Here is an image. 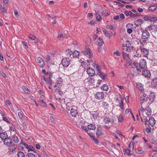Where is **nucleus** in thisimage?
<instances>
[{
    "instance_id": "obj_41",
    "label": "nucleus",
    "mask_w": 157,
    "mask_h": 157,
    "mask_svg": "<svg viewBox=\"0 0 157 157\" xmlns=\"http://www.w3.org/2000/svg\"><path fill=\"white\" fill-rule=\"evenodd\" d=\"M10 147V148L9 149L12 152L15 151L16 149V147H15L14 145L13 144H11Z\"/></svg>"
},
{
    "instance_id": "obj_3",
    "label": "nucleus",
    "mask_w": 157,
    "mask_h": 157,
    "mask_svg": "<svg viewBox=\"0 0 157 157\" xmlns=\"http://www.w3.org/2000/svg\"><path fill=\"white\" fill-rule=\"evenodd\" d=\"M141 35V38L144 39H147L150 36L149 33L146 30H144L141 28L139 31L138 34Z\"/></svg>"
},
{
    "instance_id": "obj_21",
    "label": "nucleus",
    "mask_w": 157,
    "mask_h": 157,
    "mask_svg": "<svg viewBox=\"0 0 157 157\" xmlns=\"http://www.w3.org/2000/svg\"><path fill=\"white\" fill-rule=\"evenodd\" d=\"M138 89L140 91L141 94L143 93L144 90V85L141 83L138 84Z\"/></svg>"
},
{
    "instance_id": "obj_8",
    "label": "nucleus",
    "mask_w": 157,
    "mask_h": 157,
    "mask_svg": "<svg viewBox=\"0 0 157 157\" xmlns=\"http://www.w3.org/2000/svg\"><path fill=\"white\" fill-rule=\"evenodd\" d=\"M148 28L151 33H155L157 32V23H154L152 25L149 26Z\"/></svg>"
},
{
    "instance_id": "obj_39",
    "label": "nucleus",
    "mask_w": 157,
    "mask_h": 157,
    "mask_svg": "<svg viewBox=\"0 0 157 157\" xmlns=\"http://www.w3.org/2000/svg\"><path fill=\"white\" fill-rule=\"evenodd\" d=\"M63 79L62 78L59 77L57 78L56 83L58 84H61L62 83Z\"/></svg>"
},
{
    "instance_id": "obj_25",
    "label": "nucleus",
    "mask_w": 157,
    "mask_h": 157,
    "mask_svg": "<svg viewBox=\"0 0 157 157\" xmlns=\"http://www.w3.org/2000/svg\"><path fill=\"white\" fill-rule=\"evenodd\" d=\"M0 137L3 140H4L5 138L8 137L7 133L5 132L0 133Z\"/></svg>"
},
{
    "instance_id": "obj_64",
    "label": "nucleus",
    "mask_w": 157,
    "mask_h": 157,
    "mask_svg": "<svg viewBox=\"0 0 157 157\" xmlns=\"http://www.w3.org/2000/svg\"><path fill=\"white\" fill-rule=\"evenodd\" d=\"M120 17L122 19H124V16L122 13H121L120 14Z\"/></svg>"
},
{
    "instance_id": "obj_26",
    "label": "nucleus",
    "mask_w": 157,
    "mask_h": 157,
    "mask_svg": "<svg viewBox=\"0 0 157 157\" xmlns=\"http://www.w3.org/2000/svg\"><path fill=\"white\" fill-rule=\"evenodd\" d=\"M12 140L14 142L16 143H18L19 142V138L16 135H14L13 136Z\"/></svg>"
},
{
    "instance_id": "obj_40",
    "label": "nucleus",
    "mask_w": 157,
    "mask_h": 157,
    "mask_svg": "<svg viewBox=\"0 0 157 157\" xmlns=\"http://www.w3.org/2000/svg\"><path fill=\"white\" fill-rule=\"evenodd\" d=\"M96 135L98 136H99L102 134V132L101 129L97 128L96 131Z\"/></svg>"
},
{
    "instance_id": "obj_43",
    "label": "nucleus",
    "mask_w": 157,
    "mask_h": 157,
    "mask_svg": "<svg viewBox=\"0 0 157 157\" xmlns=\"http://www.w3.org/2000/svg\"><path fill=\"white\" fill-rule=\"evenodd\" d=\"M144 21L142 19H138V27L139 25H141L142 24H144Z\"/></svg>"
},
{
    "instance_id": "obj_54",
    "label": "nucleus",
    "mask_w": 157,
    "mask_h": 157,
    "mask_svg": "<svg viewBox=\"0 0 157 157\" xmlns=\"http://www.w3.org/2000/svg\"><path fill=\"white\" fill-rule=\"evenodd\" d=\"M92 140L96 144H98L99 143V142L98 140L95 139L94 137H93V138L92 139Z\"/></svg>"
},
{
    "instance_id": "obj_4",
    "label": "nucleus",
    "mask_w": 157,
    "mask_h": 157,
    "mask_svg": "<svg viewBox=\"0 0 157 157\" xmlns=\"http://www.w3.org/2000/svg\"><path fill=\"white\" fill-rule=\"evenodd\" d=\"M142 71V75L146 78H149L151 76V73L149 71L146 69L140 70Z\"/></svg>"
},
{
    "instance_id": "obj_2",
    "label": "nucleus",
    "mask_w": 157,
    "mask_h": 157,
    "mask_svg": "<svg viewBox=\"0 0 157 157\" xmlns=\"http://www.w3.org/2000/svg\"><path fill=\"white\" fill-rule=\"evenodd\" d=\"M67 51L68 52L67 55L68 57L65 58L62 60V64L64 67H67L69 65L70 62V60L69 57L71 56L72 53L70 52V51H71L70 49H68Z\"/></svg>"
},
{
    "instance_id": "obj_16",
    "label": "nucleus",
    "mask_w": 157,
    "mask_h": 157,
    "mask_svg": "<svg viewBox=\"0 0 157 157\" xmlns=\"http://www.w3.org/2000/svg\"><path fill=\"white\" fill-rule=\"evenodd\" d=\"M86 72L90 76H93L95 74L94 69L91 68H89L87 69Z\"/></svg>"
},
{
    "instance_id": "obj_55",
    "label": "nucleus",
    "mask_w": 157,
    "mask_h": 157,
    "mask_svg": "<svg viewBox=\"0 0 157 157\" xmlns=\"http://www.w3.org/2000/svg\"><path fill=\"white\" fill-rule=\"evenodd\" d=\"M0 75L4 78H6V75L5 73L1 71H0Z\"/></svg>"
},
{
    "instance_id": "obj_53",
    "label": "nucleus",
    "mask_w": 157,
    "mask_h": 157,
    "mask_svg": "<svg viewBox=\"0 0 157 157\" xmlns=\"http://www.w3.org/2000/svg\"><path fill=\"white\" fill-rule=\"evenodd\" d=\"M0 10L2 11L3 13H6V11L7 10L5 8L3 7L2 6L0 7Z\"/></svg>"
},
{
    "instance_id": "obj_27",
    "label": "nucleus",
    "mask_w": 157,
    "mask_h": 157,
    "mask_svg": "<svg viewBox=\"0 0 157 157\" xmlns=\"http://www.w3.org/2000/svg\"><path fill=\"white\" fill-rule=\"evenodd\" d=\"M27 149H28V153L30 152V151H32L35 153H36L35 151V148L31 145H29Z\"/></svg>"
},
{
    "instance_id": "obj_9",
    "label": "nucleus",
    "mask_w": 157,
    "mask_h": 157,
    "mask_svg": "<svg viewBox=\"0 0 157 157\" xmlns=\"http://www.w3.org/2000/svg\"><path fill=\"white\" fill-rule=\"evenodd\" d=\"M12 139L9 137L5 138L3 140L4 144L8 147H10V146L12 143Z\"/></svg>"
},
{
    "instance_id": "obj_57",
    "label": "nucleus",
    "mask_w": 157,
    "mask_h": 157,
    "mask_svg": "<svg viewBox=\"0 0 157 157\" xmlns=\"http://www.w3.org/2000/svg\"><path fill=\"white\" fill-rule=\"evenodd\" d=\"M81 128L84 130L86 132H87L88 131V128H87L86 126L84 125L82 126Z\"/></svg>"
},
{
    "instance_id": "obj_59",
    "label": "nucleus",
    "mask_w": 157,
    "mask_h": 157,
    "mask_svg": "<svg viewBox=\"0 0 157 157\" xmlns=\"http://www.w3.org/2000/svg\"><path fill=\"white\" fill-rule=\"evenodd\" d=\"M137 63H133V64L132 65V68H136V70H137Z\"/></svg>"
},
{
    "instance_id": "obj_52",
    "label": "nucleus",
    "mask_w": 157,
    "mask_h": 157,
    "mask_svg": "<svg viewBox=\"0 0 157 157\" xmlns=\"http://www.w3.org/2000/svg\"><path fill=\"white\" fill-rule=\"evenodd\" d=\"M63 37V36L61 32L60 31H59L58 33V36H57L58 38H59Z\"/></svg>"
},
{
    "instance_id": "obj_6",
    "label": "nucleus",
    "mask_w": 157,
    "mask_h": 157,
    "mask_svg": "<svg viewBox=\"0 0 157 157\" xmlns=\"http://www.w3.org/2000/svg\"><path fill=\"white\" fill-rule=\"evenodd\" d=\"M140 49L141 52V54L144 56L147 57L148 55V50L144 48L143 45L140 46Z\"/></svg>"
},
{
    "instance_id": "obj_22",
    "label": "nucleus",
    "mask_w": 157,
    "mask_h": 157,
    "mask_svg": "<svg viewBox=\"0 0 157 157\" xmlns=\"http://www.w3.org/2000/svg\"><path fill=\"white\" fill-rule=\"evenodd\" d=\"M103 121L106 124H109L112 121L109 118L106 116L103 117Z\"/></svg>"
},
{
    "instance_id": "obj_35",
    "label": "nucleus",
    "mask_w": 157,
    "mask_h": 157,
    "mask_svg": "<svg viewBox=\"0 0 157 157\" xmlns=\"http://www.w3.org/2000/svg\"><path fill=\"white\" fill-rule=\"evenodd\" d=\"M103 32L105 35V36L108 37H110V34L108 33L106 30L105 29H103Z\"/></svg>"
},
{
    "instance_id": "obj_17",
    "label": "nucleus",
    "mask_w": 157,
    "mask_h": 157,
    "mask_svg": "<svg viewBox=\"0 0 157 157\" xmlns=\"http://www.w3.org/2000/svg\"><path fill=\"white\" fill-rule=\"evenodd\" d=\"M144 19L147 21H155L157 20V17H145L144 18Z\"/></svg>"
},
{
    "instance_id": "obj_50",
    "label": "nucleus",
    "mask_w": 157,
    "mask_h": 157,
    "mask_svg": "<svg viewBox=\"0 0 157 157\" xmlns=\"http://www.w3.org/2000/svg\"><path fill=\"white\" fill-rule=\"evenodd\" d=\"M107 28L111 30H113L115 29L114 27L112 25H109L107 26Z\"/></svg>"
},
{
    "instance_id": "obj_63",
    "label": "nucleus",
    "mask_w": 157,
    "mask_h": 157,
    "mask_svg": "<svg viewBox=\"0 0 157 157\" xmlns=\"http://www.w3.org/2000/svg\"><path fill=\"white\" fill-rule=\"evenodd\" d=\"M92 117L94 119H96L97 118V115L96 114H92Z\"/></svg>"
},
{
    "instance_id": "obj_58",
    "label": "nucleus",
    "mask_w": 157,
    "mask_h": 157,
    "mask_svg": "<svg viewBox=\"0 0 157 157\" xmlns=\"http://www.w3.org/2000/svg\"><path fill=\"white\" fill-rule=\"evenodd\" d=\"M88 24H90L91 25H93L96 24V22L94 20H92L90 22H89Z\"/></svg>"
},
{
    "instance_id": "obj_23",
    "label": "nucleus",
    "mask_w": 157,
    "mask_h": 157,
    "mask_svg": "<svg viewBox=\"0 0 157 157\" xmlns=\"http://www.w3.org/2000/svg\"><path fill=\"white\" fill-rule=\"evenodd\" d=\"M91 77V76H89L86 79L87 81L89 82L88 83L89 84H91L94 83L95 80L94 78H92Z\"/></svg>"
},
{
    "instance_id": "obj_49",
    "label": "nucleus",
    "mask_w": 157,
    "mask_h": 157,
    "mask_svg": "<svg viewBox=\"0 0 157 157\" xmlns=\"http://www.w3.org/2000/svg\"><path fill=\"white\" fill-rule=\"evenodd\" d=\"M18 115L21 120H23V117L21 112H18Z\"/></svg>"
},
{
    "instance_id": "obj_20",
    "label": "nucleus",
    "mask_w": 157,
    "mask_h": 157,
    "mask_svg": "<svg viewBox=\"0 0 157 157\" xmlns=\"http://www.w3.org/2000/svg\"><path fill=\"white\" fill-rule=\"evenodd\" d=\"M131 51L130 48H128L125 46L124 44H123L122 46V53L123 52H129Z\"/></svg>"
},
{
    "instance_id": "obj_31",
    "label": "nucleus",
    "mask_w": 157,
    "mask_h": 157,
    "mask_svg": "<svg viewBox=\"0 0 157 157\" xmlns=\"http://www.w3.org/2000/svg\"><path fill=\"white\" fill-rule=\"evenodd\" d=\"M87 128L89 130H94L96 129L95 126L92 124H90L87 125Z\"/></svg>"
},
{
    "instance_id": "obj_42",
    "label": "nucleus",
    "mask_w": 157,
    "mask_h": 157,
    "mask_svg": "<svg viewBox=\"0 0 157 157\" xmlns=\"http://www.w3.org/2000/svg\"><path fill=\"white\" fill-rule=\"evenodd\" d=\"M129 147L130 150H133L134 148V143L133 142H131L128 145Z\"/></svg>"
},
{
    "instance_id": "obj_32",
    "label": "nucleus",
    "mask_w": 157,
    "mask_h": 157,
    "mask_svg": "<svg viewBox=\"0 0 157 157\" xmlns=\"http://www.w3.org/2000/svg\"><path fill=\"white\" fill-rule=\"evenodd\" d=\"M80 52L77 51H75L72 53L74 58H78Z\"/></svg>"
},
{
    "instance_id": "obj_10",
    "label": "nucleus",
    "mask_w": 157,
    "mask_h": 157,
    "mask_svg": "<svg viewBox=\"0 0 157 157\" xmlns=\"http://www.w3.org/2000/svg\"><path fill=\"white\" fill-rule=\"evenodd\" d=\"M140 102L141 103H142L144 102H146L148 100V97L147 95L146 94L144 93L141 94Z\"/></svg>"
},
{
    "instance_id": "obj_46",
    "label": "nucleus",
    "mask_w": 157,
    "mask_h": 157,
    "mask_svg": "<svg viewBox=\"0 0 157 157\" xmlns=\"http://www.w3.org/2000/svg\"><path fill=\"white\" fill-rule=\"evenodd\" d=\"M23 89L26 93L28 94H29V92L27 88L25 86H24L23 87Z\"/></svg>"
},
{
    "instance_id": "obj_34",
    "label": "nucleus",
    "mask_w": 157,
    "mask_h": 157,
    "mask_svg": "<svg viewBox=\"0 0 157 157\" xmlns=\"http://www.w3.org/2000/svg\"><path fill=\"white\" fill-rule=\"evenodd\" d=\"M117 118L118 122H122L123 121V116L121 113L120 114L117 116Z\"/></svg>"
},
{
    "instance_id": "obj_7",
    "label": "nucleus",
    "mask_w": 157,
    "mask_h": 157,
    "mask_svg": "<svg viewBox=\"0 0 157 157\" xmlns=\"http://www.w3.org/2000/svg\"><path fill=\"white\" fill-rule=\"evenodd\" d=\"M151 113V110L150 108L149 107L146 108L144 112H143L142 115H143V119L146 117V116H148L150 115Z\"/></svg>"
},
{
    "instance_id": "obj_60",
    "label": "nucleus",
    "mask_w": 157,
    "mask_h": 157,
    "mask_svg": "<svg viewBox=\"0 0 157 157\" xmlns=\"http://www.w3.org/2000/svg\"><path fill=\"white\" fill-rule=\"evenodd\" d=\"M113 55H116L117 56H119L120 55V53L118 52L117 51L113 53Z\"/></svg>"
},
{
    "instance_id": "obj_18",
    "label": "nucleus",
    "mask_w": 157,
    "mask_h": 157,
    "mask_svg": "<svg viewBox=\"0 0 157 157\" xmlns=\"http://www.w3.org/2000/svg\"><path fill=\"white\" fill-rule=\"evenodd\" d=\"M155 98V93L154 92L151 93L149 96V99L151 102H152Z\"/></svg>"
},
{
    "instance_id": "obj_44",
    "label": "nucleus",
    "mask_w": 157,
    "mask_h": 157,
    "mask_svg": "<svg viewBox=\"0 0 157 157\" xmlns=\"http://www.w3.org/2000/svg\"><path fill=\"white\" fill-rule=\"evenodd\" d=\"M130 150H130V149H126L123 150V151L124 152H125L124 154H127L128 155H129V154L130 152Z\"/></svg>"
},
{
    "instance_id": "obj_30",
    "label": "nucleus",
    "mask_w": 157,
    "mask_h": 157,
    "mask_svg": "<svg viewBox=\"0 0 157 157\" xmlns=\"http://www.w3.org/2000/svg\"><path fill=\"white\" fill-rule=\"evenodd\" d=\"M95 13V15L96 17V19L98 21H101V17L100 15L99 14L98 11H96Z\"/></svg>"
},
{
    "instance_id": "obj_62",
    "label": "nucleus",
    "mask_w": 157,
    "mask_h": 157,
    "mask_svg": "<svg viewBox=\"0 0 157 157\" xmlns=\"http://www.w3.org/2000/svg\"><path fill=\"white\" fill-rule=\"evenodd\" d=\"M132 30L130 28H128L127 29V32L128 33L130 34L132 32Z\"/></svg>"
},
{
    "instance_id": "obj_24",
    "label": "nucleus",
    "mask_w": 157,
    "mask_h": 157,
    "mask_svg": "<svg viewBox=\"0 0 157 157\" xmlns=\"http://www.w3.org/2000/svg\"><path fill=\"white\" fill-rule=\"evenodd\" d=\"M97 42L98 45L100 46H101L104 44V42L103 41L102 37L100 36L98 38L97 40Z\"/></svg>"
},
{
    "instance_id": "obj_47",
    "label": "nucleus",
    "mask_w": 157,
    "mask_h": 157,
    "mask_svg": "<svg viewBox=\"0 0 157 157\" xmlns=\"http://www.w3.org/2000/svg\"><path fill=\"white\" fill-rule=\"evenodd\" d=\"M27 155L28 157H36V155L34 154L31 152L28 153Z\"/></svg>"
},
{
    "instance_id": "obj_61",
    "label": "nucleus",
    "mask_w": 157,
    "mask_h": 157,
    "mask_svg": "<svg viewBox=\"0 0 157 157\" xmlns=\"http://www.w3.org/2000/svg\"><path fill=\"white\" fill-rule=\"evenodd\" d=\"M14 13L15 14V16L17 17H18L19 16L18 11L16 10L15 9L14 10Z\"/></svg>"
},
{
    "instance_id": "obj_5",
    "label": "nucleus",
    "mask_w": 157,
    "mask_h": 157,
    "mask_svg": "<svg viewBox=\"0 0 157 157\" xmlns=\"http://www.w3.org/2000/svg\"><path fill=\"white\" fill-rule=\"evenodd\" d=\"M145 118L144 119L145 121V124L148 125L153 126L155 123V121L153 117H150L148 121H146Z\"/></svg>"
},
{
    "instance_id": "obj_51",
    "label": "nucleus",
    "mask_w": 157,
    "mask_h": 157,
    "mask_svg": "<svg viewBox=\"0 0 157 157\" xmlns=\"http://www.w3.org/2000/svg\"><path fill=\"white\" fill-rule=\"evenodd\" d=\"M132 12L131 11H125V14L126 16H130L131 15Z\"/></svg>"
},
{
    "instance_id": "obj_56",
    "label": "nucleus",
    "mask_w": 157,
    "mask_h": 157,
    "mask_svg": "<svg viewBox=\"0 0 157 157\" xmlns=\"http://www.w3.org/2000/svg\"><path fill=\"white\" fill-rule=\"evenodd\" d=\"M126 42L127 43V44H124L125 46H126V47L128 48H130V47L131 46V44L130 43L129 41H126Z\"/></svg>"
},
{
    "instance_id": "obj_15",
    "label": "nucleus",
    "mask_w": 157,
    "mask_h": 157,
    "mask_svg": "<svg viewBox=\"0 0 157 157\" xmlns=\"http://www.w3.org/2000/svg\"><path fill=\"white\" fill-rule=\"evenodd\" d=\"M104 94L102 92H98L95 95V98L98 99H102L104 97Z\"/></svg>"
},
{
    "instance_id": "obj_12",
    "label": "nucleus",
    "mask_w": 157,
    "mask_h": 157,
    "mask_svg": "<svg viewBox=\"0 0 157 157\" xmlns=\"http://www.w3.org/2000/svg\"><path fill=\"white\" fill-rule=\"evenodd\" d=\"M123 55V56L124 59L126 60L128 64L129 65H130L131 63L130 61L131 59L129 57V55L128 54L125 52H123L122 53Z\"/></svg>"
},
{
    "instance_id": "obj_48",
    "label": "nucleus",
    "mask_w": 157,
    "mask_h": 157,
    "mask_svg": "<svg viewBox=\"0 0 157 157\" xmlns=\"http://www.w3.org/2000/svg\"><path fill=\"white\" fill-rule=\"evenodd\" d=\"M29 38L31 40H34L36 39V37L34 36L31 34L29 35Z\"/></svg>"
},
{
    "instance_id": "obj_45",
    "label": "nucleus",
    "mask_w": 157,
    "mask_h": 157,
    "mask_svg": "<svg viewBox=\"0 0 157 157\" xmlns=\"http://www.w3.org/2000/svg\"><path fill=\"white\" fill-rule=\"evenodd\" d=\"M94 67H96L97 70L98 71V72L101 71L100 67L99 65L96 63H95Z\"/></svg>"
},
{
    "instance_id": "obj_33",
    "label": "nucleus",
    "mask_w": 157,
    "mask_h": 157,
    "mask_svg": "<svg viewBox=\"0 0 157 157\" xmlns=\"http://www.w3.org/2000/svg\"><path fill=\"white\" fill-rule=\"evenodd\" d=\"M115 99L116 101L118 102L120 101V100H123L121 97V95L120 94H118L116 95Z\"/></svg>"
},
{
    "instance_id": "obj_37",
    "label": "nucleus",
    "mask_w": 157,
    "mask_h": 157,
    "mask_svg": "<svg viewBox=\"0 0 157 157\" xmlns=\"http://www.w3.org/2000/svg\"><path fill=\"white\" fill-rule=\"evenodd\" d=\"M101 89L105 91H107L108 90L109 87L106 84H104L103 86L101 87Z\"/></svg>"
},
{
    "instance_id": "obj_14",
    "label": "nucleus",
    "mask_w": 157,
    "mask_h": 157,
    "mask_svg": "<svg viewBox=\"0 0 157 157\" xmlns=\"http://www.w3.org/2000/svg\"><path fill=\"white\" fill-rule=\"evenodd\" d=\"M37 61L39 67H43L45 65V63L44 60L40 57H39L37 59Z\"/></svg>"
},
{
    "instance_id": "obj_13",
    "label": "nucleus",
    "mask_w": 157,
    "mask_h": 157,
    "mask_svg": "<svg viewBox=\"0 0 157 157\" xmlns=\"http://www.w3.org/2000/svg\"><path fill=\"white\" fill-rule=\"evenodd\" d=\"M82 53L89 58H90L93 55L89 48L87 49V50L85 51H82Z\"/></svg>"
},
{
    "instance_id": "obj_1",
    "label": "nucleus",
    "mask_w": 157,
    "mask_h": 157,
    "mask_svg": "<svg viewBox=\"0 0 157 157\" xmlns=\"http://www.w3.org/2000/svg\"><path fill=\"white\" fill-rule=\"evenodd\" d=\"M70 110V114L71 115L74 117V121L77 122L79 119L80 117L78 115L77 107L75 106H73L69 109Z\"/></svg>"
},
{
    "instance_id": "obj_11",
    "label": "nucleus",
    "mask_w": 157,
    "mask_h": 157,
    "mask_svg": "<svg viewBox=\"0 0 157 157\" xmlns=\"http://www.w3.org/2000/svg\"><path fill=\"white\" fill-rule=\"evenodd\" d=\"M139 68L140 70H143V69H145V68H146L147 67V63L145 60L143 59H141L139 63Z\"/></svg>"
},
{
    "instance_id": "obj_36",
    "label": "nucleus",
    "mask_w": 157,
    "mask_h": 157,
    "mask_svg": "<svg viewBox=\"0 0 157 157\" xmlns=\"http://www.w3.org/2000/svg\"><path fill=\"white\" fill-rule=\"evenodd\" d=\"M123 100H120L119 102V106L121 109H124V102Z\"/></svg>"
},
{
    "instance_id": "obj_29",
    "label": "nucleus",
    "mask_w": 157,
    "mask_h": 157,
    "mask_svg": "<svg viewBox=\"0 0 157 157\" xmlns=\"http://www.w3.org/2000/svg\"><path fill=\"white\" fill-rule=\"evenodd\" d=\"M109 12L108 10H103L101 13V14L104 16L106 17L109 15Z\"/></svg>"
},
{
    "instance_id": "obj_28",
    "label": "nucleus",
    "mask_w": 157,
    "mask_h": 157,
    "mask_svg": "<svg viewBox=\"0 0 157 157\" xmlns=\"http://www.w3.org/2000/svg\"><path fill=\"white\" fill-rule=\"evenodd\" d=\"M157 9V6L156 5H152L148 8V10L149 11H154Z\"/></svg>"
},
{
    "instance_id": "obj_38",
    "label": "nucleus",
    "mask_w": 157,
    "mask_h": 157,
    "mask_svg": "<svg viewBox=\"0 0 157 157\" xmlns=\"http://www.w3.org/2000/svg\"><path fill=\"white\" fill-rule=\"evenodd\" d=\"M18 157H25V155L24 153L22 151H19L18 152L17 154Z\"/></svg>"
},
{
    "instance_id": "obj_19",
    "label": "nucleus",
    "mask_w": 157,
    "mask_h": 157,
    "mask_svg": "<svg viewBox=\"0 0 157 157\" xmlns=\"http://www.w3.org/2000/svg\"><path fill=\"white\" fill-rule=\"evenodd\" d=\"M97 74L102 79H105L106 78L107 75L105 74L104 73L101 71L97 72Z\"/></svg>"
}]
</instances>
